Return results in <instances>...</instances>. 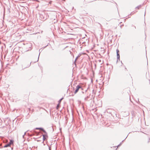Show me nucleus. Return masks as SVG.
Wrapping results in <instances>:
<instances>
[{"mask_svg":"<svg viewBox=\"0 0 150 150\" xmlns=\"http://www.w3.org/2000/svg\"><path fill=\"white\" fill-rule=\"evenodd\" d=\"M39 17L40 20L44 21L47 18L48 16L47 14L42 12L39 14Z\"/></svg>","mask_w":150,"mask_h":150,"instance_id":"nucleus-1","label":"nucleus"},{"mask_svg":"<svg viewBox=\"0 0 150 150\" xmlns=\"http://www.w3.org/2000/svg\"><path fill=\"white\" fill-rule=\"evenodd\" d=\"M37 141L38 142H39V141H40V140H37Z\"/></svg>","mask_w":150,"mask_h":150,"instance_id":"nucleus-28","label":"nucleus"},{"mask_svg":"<svg viewBox=\"0 0 150 150\" xmlns=\"http://www.w3.org/2000/svg\"><path fill=\"white\" fill-rule=\"evenodd\" d=\"M30 25V22H29V25H28L29 26Z\"/></svg>","mask_w":150,"mask_h":150,"instance_id":"nucleus-26","label":"nucleus"},{"mask_svg":"<svg viewBox=\"0 0 150 150\" xmlns=\"http://www.w3.org/2000/svg\"><path fill=\"white\" fill-rule=\"evenodd\" d=\"M150 138H149V139H148V143H149L150 142Z\"/></svg>","mask_w":150,"mask_h":150,"instance_id":"nucleus-22","label":"nucleus"},{"mask_svg":"<svg viewBox=\"0 0 150 150\" xmlns=\"http://www.w3.org/2000/svg\"><path fill=\"white\" fill-rule=\"evenodd\" d=\"M13 140H10L8 144L10 146H11V145L13 144Z\"/></svg>","mask_w":150,"mask_h":150,"instance_id":"nucleus-9","label":"nucleus"},{"mask_svg":"<svg viewBox=\"0 0 150 150\" xmlns=\"http://www.w3.org/2000/svg\"><path fill=\"white\" fill-rule=\"evenodd\" d=\"M49 150H51V148L50 147H49Z\"/></svg>","mask_w":150,"mask_h":150,"instance_id":"nucleus-23","label":"nucleus"},{"mask_svg":"<svg viewBox=\"0 0 150 150\" xmlns=\"http://www.w3.org/2000/svg\"><path fill=\"white\" fill-rule=\"evenodd\" d=\"M134 13H135V12H134V11H133V12H132L131 13H130V14L131 15H132Z\"/></svg>","mask_w":150,"mask_h":150,"instance_id":"nucleus-18","label":"nucleus"},{"mask_svg":"<svg viewBox=\"0 0 150 150\" xmlns=\"http://www.w3.org/2000/svg\"><path fill=\"white\" fill-rule=\"evenodd\" d=\"M28 44H29V46H31L32 44H31V43L29 42Z\"/></svg>","mask_w":150,"mask_h":150,"instance_id":"nucleus-19","label":"nucleus"},{"mask_svg":"<svg viewBox=\"0 0 150 150\" xmlns=\"http://www.w3.org/2000/svg\"><path fill=\"white\" fill-rule=\"evenodd\" d=\"M27 139V140H28V138Z\"/></svg>","mask_w":150,"mask_h":150,"instance_id":"nucleus-39","label":"nucleus"},{"mask_svg":"<svg viewBox=\"0 0 150 150\" xmlns=\"http://www.w3.org/2000/svg\"><path fill=\"white\" fill-rule=\"evenodd\" d=\"M30 22L32 23L33 22V19L31 18V20H30Z\"/></svg>","mask_w":150,"mask_h":150,"instance_id":"nucleus-17","label":"nucleus"},{"mask_svg":"<svg viewBox=\"0 0 150 150\" xmlns=\"http://www.w3.org/2000/svg\"><path fill=\"white\" fill-rule=\"evenodd\" d=\"M60 107V104L58 103L56 107L57 109V110Z\"/></svg>","mask_w":150,"mask_h":150,"instance_id":"nucleus-14","label":"nucleus"},{"mask_svg":"<svg viewBox=\"0 0 150 150\" xmlns=\"http://www.w3.org/2000/svg\"><path fill=\"white\" fill-rule=\"evenodd\" d=\"M30 18H30V17H29V19H30Z\"/></svg>","mask_w":150,"mask_h":150,"instance_id":"nucleus-30","label":"nucleus"},{"mask_svg":"<svg viewBox=\"0 0 150 150\" xmlns=\"http://www.w3.org/2000/svg\"><path fill=\"white\" fill-rule=\"evenodd\" d=\"M93 91H94V90H93Z\"/></svg>","mask_w":150,"mask_h":150,"instance_id":"nucleus-40","label":"nucleus"},{"mask_svg":"<svg viewBox=\"0 0 150 150\" xmlns=\"http://www.w3.org/2000/svg\"><path fill=\"white\" fill-rule=\"evenodd\" d=\"M116 52H117V53H119V50L118 49H117L116 50Z\"/></svg>","mask_w":150,"mask_h":150,"instance_id":"nucleus-16","label":"nucleus"},{"mask_svg":"<svg viewBox=\"0 0 150 150\" xmlns=\"http://www.w3.org/2000/svg\"><path fill=\"white\" fill-rule=\"evenodd\" d=\"M87 90H86V91H85V92H87Z\"/></svg>","mask_w":150,"mask_h":150,"instance_id":"nucleus-29","label":"nucleus"},{"mask_svg":"<svg viewBox=\"0 0 150 150\" xmlns=\"http://www.w3.org/2000/svg\"><path fill=\"white\" fill-rule=\"evenodd\" d=\"M1 144H0V148H1Z\"/></svg>","mask_w":150,"mask_h":150,"instance_id":"nucleus-24","label":"nucleus"},{"mask_svg":"<svg viewBox=\"0 0 150 150\" xmlns=\"http://www.w3.org/2000/svg\"><path fill=\"white\" fill-rule=\"evenodd\" d=\"M107 65H108V64H107Z\"/></svg>","mask_w":150,"mask_h":150,"instance_id":"nucleus-37","label":"nucleus"},{"mask_svg":"<svg viewBox=\"0 0 150 150\" xmlns=\"http://www.w3.org/2000/svg\"><path fill=\"white\" fill-rule=\"evenodd\" d=\"M30 30L31 31V30H32V29H31Z\"/></svg>","mask_w":150,"mask_h":150,"instance_id":"nucleus-36","label":"nucleus"},{"mask_svg":"<svg viewBox=\"0 0 150 150\" xmlns=\"http://www.w3.org/2000/svg\"><path fill=\"white\" fill-rule=\"evenodd\" d=\"M81 54H79L76 57L75 59V61L74 62V64L75 65V66H76V60H77V59H78L79 57L81 56Z\"/></svg>","mask_w":150,"mask_h":150,"instance_id":"nucleus-7","label":"nucleus"},{"mask_svg":"<svg viewBox=\"0 0 150 150\" xmlns=\"http://www.w3.org/2000/svg\"><path fill=\"white\" fill-rule=\"evenodd\" d=\"M28 131H27L26 132H25L24 134L23 135V138L24 139H25V135L26 134V133L27 132H28Z\"/></svg>","mask_w":150,"mask_h":150,"instance_id":"nucleus-15","label":"nucleus"},{"mask_svg":"<svg viewBox=\"0 0 150 150\" xmlns=\"http://www.w3.org/2000/svg\"><path fill=\"white\" fill-rule=\"evenodd\" d=\"M45 133L44 134H42L43 137V142L42 143L44 142L45 140L46 139H47V138L48 137V136L47 135V133L46 132V133Z\"/></svg>","mask_w":150,"mask_h":150,"instance_id":"nucleus-5","label":"nucleus"},{"mask_svg":"<svg viewBox=\"0 0 150 150\" xmlns=\"http://www.w3.org/2000/svg\"><path fill=\"white\" fill-rule=\"evenodd\" d=\"M125 69H127V68L125 67Z\"/></svg>","mask_w":150,"mask_h":150,"instance_id":"nucleus-32","label":"nucleus"},{"mask_svg":"<svg viewBox=\"0 0 150 150\" xmlns=\"http://www.w3.org/2000/svg\"><path fill=\"white\" fill-rule=\"evenodd\" d=\"M128 135L127 136V137H126V138L124 139V140H123V141H122L120 143V144H119L118 146H117V147L118 146H120L122 144V143L123 142V141L125 139L127 138V137Z\"/></svg>","mask_w":150,"mask_h":150,"instance_id":"nucleus-11","label":"nucleus"},{"mask_svg":"<svg viewBox=\"0 0 150 150\" xmlns=\"http://www.w3.org/2000/svg\"><path fill=\"white\" fill-rule=\"evenodd\" d=\"M10 146L9 145V144H6L5 146H4V148L7 147L8 146Z\"/></svg>","mask_w":150,"mask_h":150,"instance_id":"nucleus-13","label":"nucleus"},{"mask_svg":"<svg viewBox=\"0 0 150 150\" xmlns=\"http://www.w3.org/2000/svg\"><path fill=\"white\" fill-rule=\"evenodd\" d=\"M145 12L144 16H145Z\"/></svg>","mask_w":150,"mask_h":150,"instance_id":"nucleus-34","label":"nucleus"},{"mask_svg":"<svg viewBox=\"0 0 150 150\" xmlns=\"http://www.w3.org/2000/svg\"><path fill=\"white\" fill-rule=\"evenodd\" d=\"M40 54V53H39V56H38V60L36 61L35 62H38V61Z\"/></svg>","mask_w":150,"mask_h":150,"instance_id":"nucleus-21","label":"nucleus"},{"mask_svg":"<svg viewBox=\"0 0 150 150\" xmlns=\"http://www.w3.org/2000/svg\"><path fill=\"white\" fill-rule=\"evenodd\" d=\"M93 98V96H91V94L89 93L86 97L84 98L85 101H89L92 99Z\"/></svg>","mask_w":150,"mask_h":150,"instance_id":"nucleus-4","label":"nucleus"},{"mask_svg":"<svg viewBox=\"0 0 150 150\" xmlns=\"http://www.w3.org/2000/svg\"><path fill=\"white\" fill-rule=\"evenodd\" d=\"M64 99L63 97H62V98H61L58 101V103L60 104L62 100Z\"/></svg>","mask_w":150,"mask_h":150,"instance_id":"nucleus-12","label":"nucleus"},{"mask_svg":"<svg viewBox=\"0 0 150 150\" xmlns=\"http://www.w3.org/2000/svg\"><path fill=\"white\" fill-rule=\"evenodd\" d=\"M82 92L83 93H84V92H83V91H82Z\"/></svg>","mask_w":150,"mask_h":150,"instance_id":"nucleus-31","label":"nucleus"},{"mask_svg":"<svg viewBox=\"0 0 150 150\" xmlns=\"http://www.w3.org/2000/svg\"><path fill=\"white\" fill-rule=\"evenodd\" d=\"M35 129H40L42 130L44 133H46V131L42 127H36L35 128Z\"/></svg>","mask_w":150,"mask_h":150,"instance_id":"nucleus-6","label":"nucleus"},{"mask_svg":"<svg viewBox=\"0 0 150 150\" xmlns=\"http://www.w3.org/2000/svg\"><path fill=\"white\" fill-rule=\"evenodd\" d=\"M99 62H100L101 61V60H98Z\"/></svg>","mask_w":150,"mask_h":150,"instance_id":"nucleus-25","label":"nucleus"},{"mask_svg":"<svg viewBox=\"0 0 150 150\" xmlns=\"http://www.w3.org/2000/svg\"><path fill=\"white\" fill-rule=\"evenodd\" d=\"M117 62L118 60L119 61H120V55L119 53H117Z\"/></svg>","mask_w":150,"mask_h":150,"instance_id":"nucleus-8","label":"nucleus"},{"mask_svg":"<svg viewBox=\"0 0 150 150\" xmlns=\"http://www.w3.org/2000/svg\"><path fill=\"white\" fill-rule=\"evenodd\" d=\"M80 89H81V90H83V88L81 86L79 85H78L76 87V90L74 91V94H76L79 91Z\"/></svg>","mask_w":150,"mask_h":150,"instance_id":"nucleus-2","label":"nucleus"},{"mask_svg":"<svg viewBox=\"0 0 150 150\" xmlns=\"http://www.w3.org/2000/svg\"><path fill=\"white\" fill-rule=\"evenodd\" d=\"M28 64L27 62H23L22 64V69H24L28 67Z\"/></svg>","mask_w":150,"mask_h":150,"instance_id":"nucleus-3","label":"nucleus"},{"mask_svg":"<svg viewBox=\"0 0 150 150\" xmlns=\"http://www.w3.org/2000/svg\"><path fill=\"white\" fill-rule=\"evenodd\" d=\"M28 109H29V111L30 110V108H28Z\"/></svg>","mask_w":150,"mask_h":150,"instance_id":"nucleus-27","label":"nucleus"},{"mask_svg":"<svg viewBox=\"0 0 150 150\" xmlns=\"http://www.w3.org/2000/svg\"><path fill=\"white\" fill-rule=\"evenodd\" d=\"M36 1H38V0H36Z\"/></svg>","mask_w":150,"mask_h":150,"instance_id":"nucleus-33","label":"nucleus"},{"mask_svg":"<svg viewBox=\"0 0 150 150\" xmlns=\"http://www.w3.org/2000/svg\"><path fill=\"white\" fill-rule=\"evenodd\" d=\"M3 128V127H1V128Z\"/></svg>","mask_w":150,"mask_h":150,"instance_id":"nucleus-38","label":"nucleus"},{"mask_svg":"<svg viewBox=\"0 0 150 150\" xmlns=\"http://www.w3.org/2000/svg\"><path fill=\"white\" fill-rule=\"evenodd\" d=\"M31 49H32V48H31V47H29V49H28L29 50H31Z\"/></svg>","mask_w":150,"mask_h":150,"instance_id":"nucleus-20","label":"nucleus"},{"mask_svg":"<svg viewBox=\"0 0 150 150\" xmlns=\"http://www.w3.org/2000/svg\"><path fill=\"white\" fill-rule=\"evenodd\" d=\"M142 6V5H140L137 6V7H136L135 8L136 9L137 8V9H140V8H141V7Z\"/></svg>","mask_w":150,"mask_h":150,"instance_id":"nucleus-10","label":"nucleus"},{"mask_svg":"<svg viewBox=\"0 0 150 150\" xmlns=\"http://www.w3.org/2000/svg\"><path fill=\"white\" fill-rule=\"evenodd\" d=\"M40 49L39 50V52H40Z\"/></svg>","mask_w":150,"mask_h":150,"instance_id":"nucleus-35","label":"nucleus"}]
</instances>
